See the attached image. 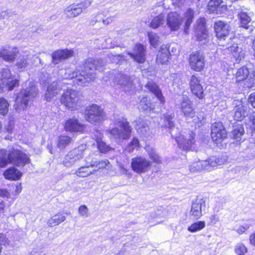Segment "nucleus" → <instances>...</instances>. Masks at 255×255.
<instances>
[{
    "label": "nucleus",
    "mask_w": 255,
    "mask_h": 255,
    "mask_svg": "<svg viewBox=\"0 0 255 255\" xmlns=\"http://www.w3.org/2000/svg\"><path fill=\"white\" fill-rule=\"evenodd\" d=\"M180 108L186 118H192L195 116V111L193 104L187 97H183L180 104Z\"/></svg>",
    "instance_id": "f3484780"
},
{
    "label": "nucleus",
    "mask_w": 255,
    "mask_h": 255,
    "mask_svg": "<svg viewBox=\"0 0 255 255\" xmlns=\"http://www.w3.org/2000/svg\"><path fill=\"white\" fill-rule=\"evenodd\" d=\"M214 28L216 36L219 39V45L224 46L225 44L223 42L229 34V25L222 21H218L215 23Z\"/></svg>",
    "instance_id": "9b49d317"
},
{
    "label": "nucleus",
    "mask_w": 255,
    "mask_h": 255,
    "mask_svg": "<svg viewBox=\"0 0 255 255\" xmlns=\"http://www.w3.org/2000/svg\"><path fill=\"white\" fill-rule=\"evenodd\" d=\"M33 57V54L30 52L26 53L24 56H20L17 60L16 66L20 71L24 70L29 65L30 60Z\"/></svg>",
    "instance_id": "5701e85b"
},
{
    "label": "nucleus",
    "mask_w": 255,
    "mask_h": 255,
    "mask_svg": "<svg viewBox=\"0 0 255 255\" xmlns=\"http://www.w3.org/2000/svg\"><path fill=\"white\" fill-rule=\"evenodd\" d=\"M72 141V139L67 135H60L58 137L57 141V146L60 150L64 149L67 146L69 145Z\"/></svg>",
    "instance_id": "c9c22d12"
},
{
    "label": "nucleus",
    "mask_w": 255,
    "mask_h": 255,
    "mask_svg": "<svg viewBox=\"0 0 255 255\" xmlns=\"http://www.w3.org/2000/svg\"><path fill=\"white\" fill-rule=\"evenodd\" d=\"M164 22L165 15L163 13H160L153 18L150 23V26L153 29H156L163 25Z\"/></svg>",
    "instance_id": "e433bc0d"
},
{
    "label": "nucleus",
    "mask_w": 255,
    "mask_h": 255,
    "mask_svg": "<svg viewBox=\"0 0 255 255\" xmlns=\"http://www.w3.org/2000/svg\"><path fill=\"white\" fill-rule=\"evenodd\" d=\"M3 175L7 179L18 180L22 176V173L16 168L12 167L5 171Z\"/></svg>",
    "instance_id": "7c9ffc66"
},
{
    "label": "nucleus",
    "mask_w": 255,
    "mask_h": 255,
    "mask_svg": "<svg viewBox=\"0 0 255 255\" xmlns=\"http://www.w3.org/2000/svg\"><path fill=\"white\" fill-rule=\"evenodd\" d=\"M18 50L16 47L6 49L3 48L0 50V58L8 62H12L14 61Z\"/></svg>",
    "instance_id": "aec40b11"
},
{
    "label": "nucleus",
    "mask_w": 255,
    "mask_h": 255,
    "mask_svg": "<svg viewBox=\"0 0 255 255\" xmlns=\"http://www.w3.org/2000/svg\"><path fill=\"white\" fill-rule=\"evenodd\" d=\"M223 3L222 0H210L208 4V9L211 12L218 13L221 8H226V6L225 4H222Z\"/></svg>",
    "instance_id": "473e14b6"
},
{
    "label": "nucleus",
    "mask_w": 255,
    "mask_h": 255,
    "mask_svg": "<svg viewBox=\"0 0 255 255\" xmlns=\"http://www.w3.org/2000/svg\"><path fill=\"white\" fill-rule=\"evenodd\" d=\"M109 164V161L107 160H101L100 161H93L90 164L92 167H96L99 169H102L106 167Z\"/></svg>",
    "instance_id": "603ef678"
},
{
    "label": "nucleus",
    "mask_w": 255,
    "mask_h": 255,
    "mask_svg": "<svg viewBox=\"0 0 255 255\" xmlns=\"http://www.w3.org/2000/svg\"><path fill=\"white\" fill-rule=\"evenodd\" d=\"M248 69L246 67H242L238 69L236 73L237 80L239 82L246 79L249 76Z\"/></svg>",
    "instance_id": "79ce46f5"
},
{
    "label": "nucleus",
    "mask_w": 255,
    "mask_h": 255,
    "mask_svg": "<svg viewBox=\"0 0 255 255\" xmlns=\"http://www.w3.org/2000/svg\"><path fill=\"white\" fill-rule=\"evenodd\" d=\"M86 149V145L82 144L79 146L77 148H76L71 151L69 152L70 154L73 155V159L75 162H77L82 158L84 156V152Z\"/></svg>",
    "instance_id": "72a5a7b5"
},
{
    "label": "nucleus",
    "mask_w": 255,
    "mask_h": 255,
    "mask_svg": "<svg viewBox=\"0 0 255 255\" xmlns=\"http://www.w3.org/2000/svg\"><path fill=\"white\" fill-rule=\"evenodd\" d=\"M30 162L28 156L21 150L14 148L0 150V167H4L9 163L18 167L24 166Z\"/></svg>",
    "instance_id": "f03ea898"
},
{
    "label": "nucleus",
    "mask_w": 255,
    "mask_h": 255,
    "mask_svg": "<svg viewBox=\"0 0 255 255\" xmlns=\"http://www.w3.org/2000/svg\"><path fill=\"white\" fill-rule=\"evenodd\" d=\"M139 109L143 111H151L153 107L146 97H143L139 103Z\"/></svg>",
    "instance_id": "c03bdc74"
},
{
    "label": "nucleus",
    "mask_w": 255,
    "mask_h": 255,
    "mask_svg": "<svg viewBox=\"0 0 255 255\" xmlns=\"http://www.w3.org/2000/svg\"><path fill=\"white\" fill-rule=\"evenodd\" d=\"M206 207L205 201L203 199H197L193 201L190 212V215L194 219H199L202 215V212Z\"/></svg>",
    "instance_id": "2eb2a0df"
},
{
    "label": "nucleus",
    "mask_w": 255,
    "mask_h": 255,
    "mask_svg": "<svg viewBox=\"0 0 255 255\" xmlns=\"http://www.w3.org/2000/svg\"><path fill=\"white\" fill-rule=\"evenodd\" d=\"M145 48L140 44H137L134 48V53L128 52V54L138 63H142L145 60Z\"/></svg>",
    "instance_id": "6ab92c4d"
},
{
    "label": "nucleus",
    "mask_w": 255,
    "mask_h": 255,
    "mask_svg": "<svg viewBox=\"0 0 255 255\" xmlns=\"http://www.w3.org/2000/svg\"><path fill=\"white\" fill-rule=\"evenodd\" d=\"M236 61H241L244 58L245 53L241 47L238 46L237 44H234L230 47L226 48Z\"/></svg>",
    "instance_id": "bb28decb"
},
{
    "label": "nucleus",
    "mask_w": 255,
    "mask_h": 255,
    "mask_svg": "<svg viewBox=\"0 0 255 255\" xmlns=\"http://www.w3.org/2000/svg\"><path fill=\"white\" fill-rule=\"evenodd\" d=\"M88 209L85 205L80 206L78 209L79 214L82 216L88 217Z\"/></svg>",
    "instance_id": "052dcab7"
},
{
    "label": "nucleus",
    "mask_w": 255,
    "mask_h": 255,
    "mask_svg": "<svg viewBox=\"0 0 255 255\" xmlns=\"http://www.w3.org/2000/svg\"><path fill=\"white\" fill-rule=\"evenodd\" d=\"M115 128L109 130V132L116 139L124 140L128 139L131 136L132 128L129 123L124 118H119L115 120Z\"/></svg>",
    "instance_id": "20e7f679"
},
{
    "label": "nucleus",
    "mask_w": 255,
    "mask_h": 255,
    "mask_svg": "<svg viewBox=\"0 0 255 255\" xmlns=\"http://www.w3.org/2000/svg\"><path fill=\"white\" fill-rule=\"evenodd\" d=\"M173 4L178 7L185 4L186 1L185 0H173Z\"/></svg>",
    "instance_id": "338daca9"
},
{
    "label": "nucleus",
    "mask_w": 255,
    "mask_h": 255,
    "mask_svg": "<svg viewBox=\"0 0 255 255\" xmlns=\"http://www.w3.org/2000/svg\"><path fill=\"white\" fill-rule=\"evenodd\" d=\"M73 56V51L69 49H61L54 51L52 54V62L57 64L65 59Z\"/></svg>",
    "instance_id": "dca6fc26"
},
{
    "label": "nucleus",
    "mask_w": 255,
    "mask_h": 255,
    "mask_svg": "<svg viewBox=\"0 0 255 255\" xmlns=\"http://www.w3.org/2000/svg\"><path fill=\"white\" fill-rule=\"evenodd\" d=\"M135 128L138 132L141 134H145L149 131L148 121L144 119L138 118L135 121Z\"/></svg>",
    "instance_id": "cd10ccee"
},
{
    "label": "nucleus",
    "mask_w": 255,
    "mask_h": 255,
    "mask_svg": "<svg viewBox=\"0 0 255 255\" xmlns=\"http://www.w3.org/2000/svg\"><path fill=\"white\" fill-rule=\"evenodd\" d=\"M152 165V162L143 156H136L131 159L132 169L138 174L148 171Z\"/></svg>",
    "instance_id": "6e6552de"
},
{
    "label": "nucleus",
    "mask_w": 255,
    "mask_h": 255,
    "mask_svg": "<svg viewBox=\"0 0 255 255\" xmlns=\"http://www.w3.org/2000/svg\"><path fill=\"white\" fill-rule=\"evenodd\" d=\"M194 133L192 132L187 136L180 135L176 138L180 148L187 150L190 149L191 145L194 143Z\"/></svg>",
    "instance_id": "a211bd4d"
},
{
    "label": "nucleus",
    "mask_w": 255,
    "mask_h": 255,
    "mask_svg": "<svg viewBox=\"0 0 255 255\" xmlns=\"http://www.w3.org/2000/svg\"><path fill=\"white\" fill-rule=\"evenodd\" d=\"M103 110L96 104H92L87 107L85 111V118L89 122L94 124L100 122L104 119Z\"/></svg>",
    "instance_id": "0eeeda50"
},
{
    "label": "nucleus",
    "mask_w": 255,
    "mask_h": 255,
    "mask_svg": "<svg viewBox=\"0 0 255 255\" xmlns=\"http://www.w3.org/2000/svg\"><path fill=\"white\" fill-rule=\"evenodd\" d=\"M0 245L4 246L9 245L8 240L5 238L3 234L1 233H0Z\"/></svg>",
    "instance_id": "e2e57ef3"
},
{
    "label": "nucleus",
    "mask_w": 255,
    "mask_h": 255,
    "mask_svg": "<svg viewBox=\"0 0 255 255\" xmlns=\"http://www.w3.org/2000/svg\"><path fill=\"white\" fill-rule=\"evenodd\" d=\"M90 166H82L80 167L76 171L75 174L79 177H85L94 173L95 170L93 171L90 170L89 168Z\"/></svg>",
    "instance_id": "a19ab883"
},
{
    "label": "nucleus",
    "mask_w": 255,
    "mask_h": 255,
    "mask_svg": "<svg viewBox=\"0 0 255 255\" xmlns=\"http://www.w3.org/2000/svg\"><path fill=\"white\" fill-rule=\"evenodd\" d=\"M98 148L99 151L103 153H106L109 151L113 149V148L109 145H107L105 142L102 140L97 143Z\"/></svg>",
    "instance_id": "8fccbe9b"
},
{
    "label": "nucleus",
    "mask_w": 255,
    "mask_h": 255,
    "mask_svg": "<svg viewBox=\"0 0 255 255\" xmlns=\"http://www.w3.org/2000/svg\"><path fill=\"white\" fill-rule=\"evenodd\" d=\"M139 143L138 139L134 137L126 147V150L128 152H131L136 147Z\"/></svg>",
    "instance_id": "6e6d98bb"
},
{
    "label": "nucleus",
    "mask_w": 255,
    "mask_h": 255,
    "mask_svg": "<svg viewBox=\"0 0 255 255\" xmlns=\"http://www.w3.org/2000/svg\"><path fill=\"white\" fill-rule=\"evenodd\" d=\"M227 136V132L222 124L220 122L212 124L211 128V137L216 143H220Z\"/></svg>",
    "instance_id": "f8f14e48"
},
{
    "label": "nucleus",
    "mask_w": 255,
    "mask_h": 255,
    "mask_svg": "<svg viewBox=\"0 0 255 255\" xmlns=\"http://www.w3.org/2000/svg\"><path fill=\"white\" fill-rule=\"evenodd\" d=\"M104 62L102 59L88 58L85 61L84 70L81 72L71 69L65 70L64 77L69 79L74 78L78 82V85L85 86L95 80L96 76L95 71L102 70Z\"/></svg>",
    "instance_id": "f257e3e1"
},
{
    "label": "nucleus",
    "mask_w": 255,
    "mask_h": 255,
    "mask_svg": "<svg viewBox=\"0 0 255 255\" xmlns=\"http://www.w3.org/2000/svg\"><path fill=\"white\" fill-rule=\"evenodd\" d=\"M109 57L113 63L117 64L120 62L121 61L125 60V56L122 54L114 55L113 54H109Z\"/></svg>",
    "instance_id": "5fc2aeb1"
},
{
    "label": "nucleus",
    "mask_w": 255,
    "mask_h": 255,
    "mask_svg": "<svg viewBox=\"0 0 255 255\" xmlns=\"http://www.w3.org/2000/svg\"><path fill=\"white\" fill-rule=\"evenodd\" d=\"M234 119L237 121H243L248 116L250 108L247 104L242 100H235L234 101Z\"/></svg>",
    "instance_id": "1a4fd4ad"
},
{
    "label": "nucleus",
    "mask_w": 255,
    "mask_h": 255,
    "mask_svg": "<svg viewBox=\"0 0 255 255\" xmlns=\"http://www.w3.org/2000/svg\"><path fill=\"white\" fill-rule=\"evenodd\" d=\"M174 116V115L173 114H170L169 113H167L164 115L163 119L164 122V126L166 128H171L174 127V123L172 120Z\"/></svg>",
    "instance_id": "a18cd8bd"
},
{
    "label": "nucleus",
    "mask_w": 255,
    "mask_h": 255,
    "mask_svg": "<svg viewBox=\"0 0 255 255\" xmlns=\"http://www.w3.org/2000/svg\"><path fill=\"white\" fill-rule=\"evenodd\" d=\"M64 13L66 17L73 18L76 17L81 13V10L79 9L77 4H72L67 6L64 10Z\"/></svg>",
    "instance_id": "2f4dec72"
},
{
    "label": "nucleus",
    "mask_w": 255,
    "mask_h": 255,
    "mask_svg": "<svg viewBox=\"0 0 255 255\" xmlns=\"http://www.w3.org/2000/svg\"><path fill=\"white\" fill-rule=\"evenodd\" d=\"M145 87L157 97L161 103H164V98L162 95L161 91L155 83L152 81L148 82Z\"/></svg>",
    "instance_id": "c85d7f7f"
},
{
    "label": "nucleus",
    "mask_w": 255,
    "mask_h": 255,
    "mask_svg": "<svg viewBox=\"0 0 255 255\" xmlns=\"http://www.w3.org/2000/svg\"><path fill=\"white\" fill-rule=\"evenodd\" d=\"M118 166L119 168V170L120 172V173L121 174H126L127 173L128 170L126 169V168L125 167L124 165L122 163L118 162Z\"/></svg>",
    "instance_id": "0e129e2a"
},
{
    "label": "nucleus",
    "mask_w": 255,
    "mask_h": 255,
    "mask_svg": "<svg viewBox=\"0 0 255 255\" xmlns=\"http://www.w3.org/2000/svg\"><path fill=\"white\" fill-rule=\"evenodd\" d=\"M205 57L200 51H194L189 56V63L191 68L195 71H201L205 66Z\"/></svg>",
    "instance_id": "9d476101"
},
{
    "label": "nucleus",
    "mask_w": 255,
    "mask_h": 255,
    "mask_svg": "<svg viewBox=\"0 0 255 255\" xmlns=\"http://www.w3.org/2000/svg\"><path fill=\"white\" fill-rule=\"evenodd\" d=\"M235 251L238 255H244L248 251L247 248L242 243H238L235 246Z\"/></svg>",
    "instance_id": "3c124183"
},
{
    "label": "nucleus",
    "mask_w": 255,
    "mask_h": 255,
    "mask_svg": "<svg viewBox=\"0 0 255 255\" xmlns=\"http://www.w3.org/2000/svg\"><path fill=\"white\" fill-rule=\"evenodd\" d=\"M245 130L241 125L237 126L232 131V135L235 139L240 140L241 137L244 134Z\"/></svg>",
    "instance_id": "de8ad7c7"
},
{
    "label": "nucleus",
    "mask_w": 255,
    "mask_h": 255,
    "mask_svg": "<svg viewBox=\"0 0 255 255\" xmlns=\"http://www.w3.org/2000/svg\"><path fill=\"white\" fill-rule=\"evenodd\" d=\"M61 91L60 84L57 81H53L48 87L45 94V99L47 101H50Z\"/></svg>",
    "instance_id": "4be33fe9"
},
{
    "label": "nucleus",
    "mask_w": 255,
    "mask_h": 255,
    "mask_svg": "<svg viewBox=\"0 0 255 255\" xmlns=\"http://www.w3.org/2000/svg\"><path fill=\"white\" fill-rule=\"evenodd\" d=\"M148 36L150 44L154 47H156L159 41V37L154 32H150L148 33Z\"/></svg>",
    "instance_id": "09e8293b"
},
{
    "label": "nucleus",
    "mask_w": 255,
    "mask_h": 255,
    "mask_svg": "<svg viewBox=\"0 0 255 255\" xmlns=\"http://www.w3.org/2000/svg\"><path fill=\"white\" fill-rule=\"evenodd\" d=\"M251 226V223H246L240 226L237 230V232L239 234L244 233L247 230H248Z\"/></svg>",
    "instance_id": "13d9d810"
},
{
    "label": "nucleus",
    "mask_w": 255,
    "mask_h": 255,
    "mask_svg": "<svg viewBox=\"0 0 255 255\" xmlns=\"http://www.w3.org/2000/svg\"><path fill=\"white\" fill-rule=\"evenodd\" d=\"M195 32L197 40L201 41L206 38L207 33L204 18H200L197 21Z\"/></svg>",
    "instance_id": "412c9836"
},
{
    "label": "nucleus",
    "mask_w": 255,
    "mask_h": 255,
    "mask_svg": "<svg viewBox=\"0 0 255 255\" xmlns=\"http://www.w3.org/2000/svg\"><path fill=\"white\" fill-rule=\"evenodd\" d=\"M189 85L193 94L199 99L204 97V90L199 77L196 75H192L189 80Z\"/></svg>",
    "instance_id": "ddd939ff"
},
{
    "label": "nucleus",
    "mask_w": 255,
    "mask_h": 255,
    "mask_svg": "<svg viewBox=\"0 0 255 255\" xmlns=\"http://www.w3.org/2000/svg\"><path fill=\"white\" fill-rule=\"evenodd\" d=\"M93 2L92 0H83L82 2L77 3L79 9L81 10V13L89 7Z\"/></svg>",
    "instance_id": "4d7b16f0"
},
{
    "label": "nucleus",
    "mask_w": 255,
    "mask_h": 255,
    "mask_svg": "<svg viewBox=\"0 0 255 255\" xmlns=\"http://www.w3.org/2000/svg\"><path fill=\"white\" fill-rule=\"evenodd\" d=\"M9 103L4 98H0V114L4 116L8 111Z\"/></svg>",
    "instance_id": "49530a36"
},
{
    "label": "nucleus",
    "mask_w": 255,
    "mask_h": 255,
    "mask_svg": "<svg viewBox=\"0 0 255 255\" xmlns=\"http://www.w3.org/2000/svg\"><path fill=\"white\" fill-rule=\"evenodd\" d=\"M65 129L68 131H82L83 126L76 119H69L65 124Z\"/></svg>",
    "instance_id": "a878e982"
},
{
    "label": "nucleus",
    "mask_w": 255,
    "mask_h": 255,
    "mask_svg": "<svg viewBox=\"0 0 255 255\" xmlns=\"http://www.w3.org/2000/svg\"><path fill=\"white\" fill-rule=\"evenodd\" d=\"M170 55L168 48L166 45H162L157 54L156 62L161 64H166L168 61Z\"/></svg>",
    "instance_id": "b1692460"
},
{
    "label": "nucleus",
    "mask_w": 255,
    "mask_h": 255,
    "mask_svg": "<svg viewBox=\"0 0 255 255\" xmlns=\"http://www.w3.org/2000/svg\"><path fill=\"white\" fill-rule=\"evenodd\" d=\"M115 83L127 87L128 89L132 90L134 88L128 76L118 73L114 78Z\"/></svg>",
    "instance_id": "393cba45"
},
{
    "label": "nucleus",
    "mask_w": 255,
    "mask_h": 255,
    "mask_svg": "<svg viewBox=\"0 0 255 255\" xmlns=\"http://www.w3.org/2000/svg\"><path fill=\"white\" fill-rule=\"evenodd\" d=\"M239 18L241 22V25L242 27L246 28H250L251 30H253V28L251 27V18L247 13L241 12L239 14Z\"/></svg>",
    "instance_id": "f704fd0d"
},
{
    "label": "nucleus",
    "mask_w": 255,
    "mask_h": 255,
    "mask_svg": "<svg viewBox=\"0 0 255 255\" xmlns=\"http://www.w3.org/2000/svg\"><path fill=\"white\" fill-rule=\"evenodd\" d=\"M4 84L6 85L8 90H12L14 87L18 85V81L16 79L11 80L10 81H7Z\"/></svg>",
    "instance_id": "bf43d9fd"
},
{
    "label": "nucleus",
    "mask_w": 255,
    "mask_h": 255,
    "mask_svg": "<svg viewBox=\"0 0 255 255\" xmlns=\"http://www.w3.org/2000/svg\"><path fill=\"white\" fill-rule=\"evenodd\" d=\"M145 149L147 152L150 158L153 160V162L160 163H161V159L158 155L156 153L155 149L150 145H146L145 147Z\"/></svg>",
    "instance_id": "4c0bfd02"
},
{
    "label": "nucleus",
    "mask_w": 255,
    "mask_h": 255,
    "mask_svg": "<svg viewBox=\"0 0 255 255\" xmlns=\"http://www.w3.org/2000/svg\"><path fill=\"white\" fill-rule=\"evenodd\" d=\"M73 154H70L69 152L65 157L63 160V164L65 166L70 167L76 162L73 159Z\"/></svg>",
    "instance_id": "864d4df0"
},
{
    "label": "nucleus",
    "mask_w": 255,
    "mask_h": 255,
    "mask_svg": "<svg viewBox=\"0 0 255 255\" xmlns=\"http://www.w3.org/2000/svg\"><path fill=\"white\" fill-rule=\"evenodd\" d=\"M38 93L36 87L33 83L29 82L27 88L21 89L15 94L16 97L13 105L15 110L20 113L26 110L29 101L31 99L36 97Z\"/></svg>",
    "instance_id": "7ed1b4c3"
},
{
    "label": "nucleus",
    "mask_w": 255,
    "mask_h": 255,
    "mask_svg": "<svg viewBox=\"0 0 255 255\" xmlns=\"http://www.w3.org/2000/svg\"><path fill=\"white\" fill-rule=\"evenodd\" d=\"M12 74L10 70L8 68H2L0 69V83L2 82L3 85L7 81L11 79Z\"/></svg>",
    "instance_id": "58836bf2"
},
{
    "label": "nucleus",
    "mask_w": 255,
    "mask_h": 255,
    "mask_svg": "<svg viewBox=\"0 0 255 255\" xmlns=\"http://www.w3.org/2000/svg\"><path fill=\"white\" fill-rule=\"evenodd\" d=\"M66 216L63 212H59L50 218L47 222L49 227L58 226L66 220Z\"/></svg>",
    "instance_id": "c756f323"
},
{
    "label": "nucleus",
    "mask_w": 255,
    "mask_h": 255,
    "mask_svg": "<svg viewBox=\"0 0 255 255\" xmlns=\"http://www.w3.org/2000/svg\"><path fill=\"white\" fill-rule=\"evenodd\" d=\"M80 93L76 90L67 89L62 95L61 103L71 110L78 109L80 106Z\"/></svg>",
    "instance_id": "423d86ee"
},
{
    "label": "nucleus",
    "mask_w": 255,
    "mask_h": 255,
    "mask_svg": "<svg viewBox=\"0 0 255 255\" xmlns=\"http://www.w3.org/2000/svg\"><path fill=\"white\" fill-rule=\"evenodd\" d=\"M194 17V11L193 10L191 9L190 8L188 9L186 12L185 13V28H184V32L187 33V30L189 26H190V24L192 22V19Z\"/></svg>",
    "instance_id": "ea45409f"
},
{
    "label": "nucleus",
    "mask_w": 255,
    "mask_h": 255,
    "mask_svg": "<svg viewBox=\"0 0 255 255\" xmlns=\"http://www.w3.org/2000/svg\"><path fill=\"white\" fill-rule=\"evenodd\" d=\"M101 15V13H98L97 15L91 20V24L94 25L96 22H100L101 21H102L103 18L100 17Z\"/></svg>",
    "instance_id": "69168bd1"
},
{
    "label": "nucleus",
    "mask_w": 255,
    "mask_h": 255,
    "mask_svg": "<svg viewBox=\"0 0 255 255\" xmlns=\"http://www.w3.org/2000/svg\"><path fill=\"white\" fill-rule=\"evenodd\" d=\"M9 16V13L7 11H2L0 12V18H8Z\"/></svg>",
    "instance_id": "774afa93"
},
{
    "label": "nucleus",
    "mask_w": 255,
    "mask_h": 255,
    "mask_svg": "<svg viewBox=\"0 0 255 255\" xmlns=\"http://www.w3.org/2000/svg\"><path fill=\"white\" fill-rule=\"evenodd\" d=\"M223 163L221 158L215 156L210 157L206 160H200L192 163L189 167L190 172L193 173L201 172L204 170L210 171L212 168Z\"/></svg>",
    "instance_id": "39448f33"
},
{
    "label": "nucleus",
    "mask_w": 255,
    "mask_h": 255,
    "mask_svg": "<svg viewBox=\"0 0 255 255\" xmlns=\"http://www.w3.org/2000/svg\"><path fill=\"white\" fill-rule=\"evenodd\" d=\"M182 22V18L177 12H170L166 17V24L171 31H177Z\"/></svg>",
    "instance_id": "4468645a"
},
{
    "label": "nucleus",
    "mask_w": 255,
    "mask_h": 255,
    "mask_svg": "<svg viewBox=\"0 0 255 255\" xmlns=\"http://www.w3.org/2000/svg\"><path fill=\"white\" fill-rule=\"evenodd\" d=\"M103 134L100 132L99 130H97L95 131L94 133V138L96 139V141L97 143L102 141V139L103 137Z\"/></svg>",
    "instance_id": "680f3d73"
},
{
    "label": "nucleus",
    "mask_w": 255,
    "mask_h": 255,
    "mask_svg": "<svg viewBox=\"0 0 255 255\" xmlns=\"http://www.w3.org/2000/svg\"><path fill=\"white\" fill-rule=\"evenodd\" d=\"M205 227V222L204 221H198L188 227L187 230L191 233H195L202 230Z\"/></svg>",
    "instance_id": "37998d69"
}]
</instances>
